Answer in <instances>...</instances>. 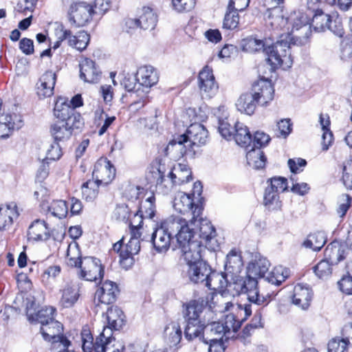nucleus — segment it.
Wrapping results in <instances>:
<instances>
[{"mask_svg":"<svg viewBox=\"0 0 352 352\" xmlns=\"http://www.w3.org/2000/svg\"><path fill=\"white\" fill-rule=\"evenodd\" d=\"M248 164L255 169H261L265 167L266 157L259 148H250L248 149L246 154Z\"/></svg>","mask_w":352,"mask_h":352,"instance_id":"nucleus-42","label":"nucleus"},{"mask_svg":"<svg viewBox=\"0 0 352 352\" xmlns=\"http://www.w3.org/2000/svg\"><path fill=\"white\" fill-rule=\"evenodd\" d=\"M291 38L289 34L281 35L275 43L266 47L263 40L253 36L248 37L242 41L243 51L253 53L263 50L267 55V61L272 69L283 67L284 69L292 67L293 59L289 52Z\"/></svg>","mask_w":352,"mask_h":352,"instance_id":"nucleus-1","label":"nucleus"},{"mask_svg":"<svg viewBox=\"0 0 352 352\" xmlns=\"http://www.w3.org/2000/svg\"><path fill=\"white\" fill-rule=\"evenodd\" d=\"M239 23V16L238 12L233 9H227L226 12L223 28L227 30H234L238 27Z\"/></svg>","mask_w":352,"mask_h":352,"instance_id":"nucleus-55","label":"nucleus"},{"mask_svg":"<svg viewBox=\"0 0 352 352\" xmlns=\"http://www.w3.org/2000/svg\"><path fill=\"white\" fill-rule=\"evenodd\" d=\"M115 176L116 168L107 158H100L94 164L92 177L100 186L108 185Z\"/></svg>","mask_w":352,"mask_h":352,"instance_id":"nucleus-11","label":"nucleus"},{"mask_svg":"<svg viewBox=\"0 0 352 352\" xmlns=\"http://www.w3.org/2000/svg\"><path fill=\"white\" fill-rule=\"evenodd\" d=\"M250 93L258 105L264 107L274 99V89L270 80L261 78L253 83Z\"/></svg>","mask_w":352,"mask_h":352,"instance_id":"nucleus-9","label":"nucleus"},{"mask_svg":"<svg viewBox=\"0 0 352 352\" xmlns=\"http://www.w3.org/2000/svg\"><path fill=\"white\" fill-rule=\"evenodd\" d=\"M100 185L94 180H88L82 185V194L84 199L87 201H93L98 195V187Z\"/></svg>","mask_w":352,"mask_h":352,"instance_id":"nucleus-52","label":"nucleus"},{"mask_svg":"<svg viewBox=\"0 0 352 352\" xmlns=\"http://www.w3.org/2000/svg\"><path fill=\"white\" fill-rule=\"evenodd\" d=\"M114 329L108 324L104 327L103 331L96 338V349L102 352H107L114 348V345H111L114 338L112 337V331Z\"/></svg>","mask_w":352,"mask_h":352,"instance_id":"nucleus-38","label":"nucleus"},{"mask_svg":"<svg viewBox=\"0 0 352 352\" xmlns=\"http://www.w3.org/2000/svg\"><path fill=\"white\" fill-rule=\"evenodd\" d=\"M226 334L227 333L220 322L205 323L204 340H223V338Z\"/></svg>","mask_w":352,"mask_h":352,"instance_id":"nucleus-36","label":"nucleus"},{"mask_svg":"<svg viewBox=\"0 0 352 352\" xmlns=\"http://www.w3.org/2000/svg\"><path fill=\"white\" fill-rule=\"evenodd\" d=\"M270 140V136L261 131H256L254 133V139L252 140L251 146L250 148H255L261 149V147L266 146Z\"/></svg>","mask_w":352,"mask_h":352,"instance_id":"nucleus-62","label":"nucleus"},{"mask_svg":"<svg viewBox=\"0 0 352 352\" xmlns=\"http://www.w3.org/2000/svg\"><path fill=\"white\" fill-rule=\"evenodd\" d=\"M164 337L170 347L177 346L182 339V330L178 323L172 322L164 329Z\"/></svg>","mask_w":352,"mask_h":352,"instance_id":"nucleus-41","label":"nucleus"},{"mask_svg":"<svg viewBox=\"0 0 352 352\" xmlns=\"http://www.w3.org/2000/svg\"><path fill=\"white\" fill-rule=\"evenodd\" d=\"M61 148L58 142L52 143L46 151V157L44 161L48 163V161H56L62 156Z\"/></svg>","mask_w":352,"mask_h":352,"instance_id":"nucleus-60","label":"nucleus"},{"mask_svg":"<svg viewBox=\"0 0 352 352\" xmlns=\"http://www.w3.org/2000/svg\"><path fill=\"white\" fill-rule=\"evenodd\" d=\"M263 16L266 25L273 29H284L288 25V19L285 17L283 11L280 6L267 8Z\"/></svg>","mask_w":352,"mask_h":352,"instance_id":"nucleus-21","label":"nucleus"},{"mask_svg":"<svg viewBox=\"0 0 352 352\" xmlns=\"http://www.w3.org/2000/svg\"><path fill=\"white\" fill-rule=\"evenodd\" d=\"M238 307L241 311L244 312L245 315L241 321L236 319L233 314L226 315L222 321H219L223 324L227 333H229L230 331L236 332L241 327V322L250 316L252 313V304L239 305Z\"/></svg>","mask_w":352,"mask_h":352,"instance_id":"nucleus-20","label":"nucleus"},{"mask_svg":"<svg viewBox=\"0 0 352 352\" xmlns=\"http://www.w3.org/2000/svg\"><path fill=\"white\" fill-rule=\"evenodd\" d=\"M178 234L177 249L179 250L180 259H183L186 264L202 261L201 254L206 247L202 241L195 239L194 228L190 227L188 221L183 230Z\"/></svg>","mask_w":352,"mask_h":352,"instance_id":"nucleus-4","label":"nucleus"},{"mask_svg":"<svg viewBox=\"0 0 352 352\" xmlns=\"http://www.w3.org/2000/svg\"><path fill=\"white\" fill-rule=\"evenodd\" d=\"M157 22V16L153 9L149 7H144L139 18L129 19L126 21V25L129 28H140L145 30H152L155 28Z\"/></svg>","mask_w":352,"mask_h":352,"instance_id":"nucleus-16","label":"nucleus"},{"mask_svg":"<svg viewBox=\"0 0 352 352\" xmlns=\"http://www.w3.org/2000/svg\"><path fill=\"white\" fill-rule=\"evenodd\" d=\"M56 76L52 71H47L42 75L37 84V94L39 98H48L54 94Z\"/></svg>","mask_w":352,"mask_h":352,"instance_id":"nucleus-25","label":"nucleus"},{"mask_svg":"<svg viewBox=\"0 0 352 352\" xmlns=\"http://www.w3.org/2000/svg\"><path fill=\"white\" fill-rule=\"evenodd\" d=\"M157 174L158 175L156 181V189L157 190L163 195L168 194L173 187L176 184V182H173L170 177L165 176L164 173L160 169L157 170Z\"/></svg>","mask_w":352,"mask_h":352,"instance_id":"nucleus-49","label":"nucleus"},{"mask_svg":"<svg viewBox=\"0 0 352 352\" xmlns=\"http://www.w3.org/2000/svg\"><path fill=\"white\" fill-rule=\"evenodd\" d=\"M186 221L179 216H170L164 220L161 226L157 228L148 237L154 248L159 252L166 251L173 236L178 243V233L183 230Z\"/></svg>","mask_w":352,"mask_h":352,"instance_id":"nucleus-3","label":"nucleus"},{"mask_svg":"<svg viewBox=\"0 0 352 352\" xmlns=\"http://www.w3.org/2000/svg\"><path fill=\"white\" fill-rule=\"evenodd\" d=\"M195 5V0H173L172 6L174 10L179 12H187L192 10Z\"/></svg>","mask_w":352,"mask_h":352,"instance_id":"nucleus-63","label":"nucleus"},{"mask_svg":"<svg viewBox=\"0 0 352 352\" xmlns=\"http://www.w3.org/2000/svg\"><path fill=\"white\" fill-rule=\"evenodd\" d=\"M204 329L205 320L201 322H188L184 330V335L188 340L197 338L201 334H203V338L204 339Z\"/></svg>","mask_w":352,"mask_h":352,"instance_id":"nucleus-50","label":"nucleus"},{"mask_svg":"<svg viewBox=\"0 0 352 352\" xmlns=\"http://www.w3.org/2000/svg\"><path fill=\"white\" fill-rule=\"evenodd\" d=\"M192 151L195 146L205 145L208 140V131L204 125L199 123H192L187 129L184 134Z\"/></svg>","mask_w":352,"mask_h":352,"instance_id":"nucleus-18","label":"nucleus"},{"mask_svg":"<svg viewBox=\"0 0 352 352\" xmlns=\"http://www.w3.org/2000/svg\"><path fill=\"white\" fill-rule=\"evenodd\" d=\"M19 127L20 125L14 122L12 116H5L3 118H0V138H8L11 131Z\"/></svg>","mask_w":352,"mask_h":352,"instance_id":"nucleus-53","label":"nucleus"},{"mask_svg":"<svg viewBox=\"0 0 352 352\" xmlns=\"http://www.w3.org/2000/svg\"><path fill=\"white\" fill-rule=\"evenodd\" d=\"M257 104V102L250 92L241 94L236 102L237 110L248 116L254 113Z\"/></svg>","mask_w":352,"mask_h":352,"instance_id":"nucleus-35","label":"nucleus"},{"mask_svg":"<svg viewBox=\"0 0 352 352\" xmlns=\"http://www.w3.org/2000/svg\"><path fill=\"white\" fill-rule=\"evenodd\" d=\"M187 265L189 279L195 283L205 282L208 273L211 272V267L204 260L196 261L195 263H187Z\"/></svg>","mask_w":352,"mask_h":352,"instance_id":"nucleus-24","label":"nucleus"},{"mask_svg":"<svg viewBox=\"0 0 352 352\" xmlns=\"http://www.w3.org/2000/svg\"><path fill=\"white\" fill-rule=\"evenodd\" d=\"M77 248L67 250V263L71 266L80 268V277L87 281L102 280L104 276V268L100 259L94 257L80 258Z\"/></svg>","mask_w":352,"mask_h":352,"instance_id":"nucleus-5","label":"nucleus"},{"mask_svg":"<svg viewBox=\"0 0 352 352\" xmlns=\"http://www.w3.org/2000/svg\"><path fill=\"white\" fill-rule=\"evenodd\" d=\"M94 14V8L89 3L74 2L71 4L68 11L69 21L76 27H82L90 21Z\"/></svg>","mask_w":352,"mask_h":352,"instance_id":"nucleus-8","label":"nucleus"},{"mask_svg":"<svg viewBox=\"0 0 352 352\" xmlns=\"http://www.w3.org/2000/svg\"><path fill=\"white\" fill-rule=\"evenodd\" d=\"M287 19L288 25L286 26V29L289 30L291 25L292 34L287 33L285 35L289 34L291 38H294L290 41V50L292 46L302 45L307 41V34L310 30V26L307 15L300 11H294L291 13Z\"/></svg>","mask_w":352,"mask_h":352,"instance_id":"nucleus-6","label":"nucleus"},{"mask_svg":"<svg viewBox=\"0 0 352 352\" xmlns=\"http://www.w3.org/2000/svg\"><path fill=\"white\" fill-rule=\"evenodd\" d=\"M227 279L223 273L212 271L208 273L205 281V285L210 289H221L227 286Z\"/></svg>","mask_w":352,"mask_h":352,"instance_id":"nucleus-44","label":"nucleus"},{"mask_svg":"<svg viewBox=\"0 0 352 352\" xmlns=\"http://www.w3.org/2000/svg\"><path fill=\"white\" fill-rule=\"evenodd\" d=\"M173 208L181 214L192 215V219L188 222L190 227L195 226L197 219L201 215L204 210L201 201L195 204L190 195L183 192H179L176 195L173 201Z\"/></svg>","mask_w":352,"mask_h":352,"instance_id":"nucleus-7","label":"nucleus"},{"mask_svg":"<svg viewBox=\"0 0 352 352\" xmlns=\"http://www.w3.org/2000/svg\"><path fill=\"white\" fill-rule=\"evenodd\" d=\"M270 263L266 258L259 257L254 262L250 263L248 270V273L254 276L264 278L267 276Z\"/></svg>","mask_w":352,"mask_h":352,"instance_id":"nucleus-40","label":"nucleus"},{"mask_svg":"<svg viewBox=\"0 0 352 352\" xmlns=\"http://www.w3.org/2000/svg\"><path fill=\"white\" fill-rule=\"evenodd\" d=\"M208 298L209 296H207L206 300H204L203 298H199L197 300L190 301L186 305V311L184 313L186 322H203V320H201V314L204 311H208V307L204 306V304H208Z\"/></svg>","mask_w":352,"mask_h":352,"instance_id":"nucleus-23","label":"nucleus"},{"mask_svg":"<svg viewBox=\"0 0 352 352\" xmlns=\"http://www.w3.org/2000/svg\"><path fill=\"white\" fill-rule=\"evenodd\" d=\"M107 320L109 325L114 330H118L124 325V316L123 311L118 307H111L107 311Z\"/></svg>","mask_w":352,"mask_h":352,"instance_id":"nucleus-43","label":"nucleus"},{"mask_svg":"<svg viewBox=\"0 0 352 352\" xmlns=\"http://www.w3.org/2000/svg\"><path fill=\"white\" fill-rule=\"evenodd\" d=\"M324 255L331 264H337L345 258V248L338 243L333 242L325 249Z\"/></svg>","mask_w":352,"mask_h":352,"instance_id":"nucleus-39","label":"nucleus"},{"mask_svg":"<svg viewBox=\"0 0 352 352\" xmlns=\"http://www.w3.org/2000/svg\"><path fill=\"white\" fill-rule=\"evenodd\" d=\"M263 203L269 210H278L281 208L279 193L273 190L272 188L267 187L265 188Z\"/></svg>","mask_w":352,"mask_h":352,"instance_id":"nucleus-48","label":"nucleus"},{"mask_svg":"<svg viewBox=\"0 0 352 352\" xmlns=\"http://www.w3.org/2000/svg\"><path fill=\"white\" fill-rule=\"evenodd\" d=\"M256 278L257 276H254L248 273L243 282L242 290L247 294L248 299L251 303L265 306L270 302L271 295L267 294L264 296L259 294Z\"/></svg>","mask_w":352,"mask_h":352,"instance_id":"nucleus-14","label":"nucleus"},{"mask_svg":"<svg viewBox=\"0 0 352 352\" xmlns=\"http://www.w3.org/2000/svg\"><path fill=\"white\" fill-rule=\"evenodd\" d=\"M155 196L151 195L142 203L140 209L138 211L140 214H142L145 218L152 219L154 217L155 212Z\"/></svg>","mask_w":352,"mask_h":352,"instance_id":"nucleus-57","label":"nucleus"},{"mask_svg":"<svg viewBox=\"0 0 352 352\" xmlns=\"http://www.w3.org/2000/svg\"><path fill=\"white\" fill-rule=\"evenodd\" d=\"M80 78L85 82L97 83L101 76L100 71L96 67V63L92 60L85 58L79 64Z\"/></svg>","mask_w":352,"mask_h":352,"instance_id":"nucleus-22","label":"nucleus"},{"mask_svg":"<svg viewBox=\"0 0 352 352\" xmlns=\"http://www.w3.org/2000/svg\"><path fill=\"white\" fill-rule=\"evenodd\" d=\"M268 188H272L273 190L280 193L283 192L287 189V179L282 177H274L267 181Z\"/></svg>","mask_w":352,"mask_h":352,"instance_id":"nucleus-59","label":"nucleus"},{"mask_svg":"<svg viewBox=\"0 0 352 352\" xmlns=\"http://www.w3.org/2000/svg\"><path fill=\"white\" fill-rule=\"evenodd\" d=\"M54 111L58 120L51 125L50 133L56 142L69 140L74 130L80 129L83 125L81 116L74 110L69 109L68 105L61 110L56 107Z\"/></svg>","mask_w":352,"mask_h":352,"instance_id":"nucleus-2","label":"nucleus"},{"mask_svg":"<svg viewBox=\"0 0 352 352\" xmlns=\"http://www.w3.org/2000/svg\"><path fill=\"white\" fill-rule=\"evenodd\" d=\"M195 151H192L184 135H178L169 142L166 147L164 148V154L170 157L178 160L184 156L189 155H194Z\"/></svg>","mask_w":352,"mask_h":352,"instance_id":"nucleus-15","label":"nucleus"},{"mask_svg":"<svg viewBox=\"0 0 352 352\" xmlns=\"http://www.w3.org/2000/svg\"><path fill=\"white\" fill-rule=\"evenodd\" d=\"M289 276V270L288 269L282 266H278L267 274L265 280L272 285H280Z\"/></svg>","mask_w":352,"mask_h":352,"instance_id":"nucleus-47","label":"nucleus"},{"mask_svg":"<svg viewBox=\"0 0 352 352\" xmlns=\"http://www.w3.org/2000/svg\"><path fill=\"white\" fill-rule=\"evenodd\" d=\"M56 309L53 307H45L40 309L35 316L30 315L29 320L36 321L41 324L59 325V322L54 319Z\"/></svg>","mask_w":352,"mask_h":352,"instance_id":"nucleus-31","label":"nucleus"},{"mask_svg":"<svg viewBox=\"0 0 352 352\" xmlns=\"http://www.w3.org/2000/svg\"><path fill=\"white\" fill-rule=\"evenodd\" d=\"M225 270L227 274L236 275L239 274L243 267L241 256L236 250H232L227 254L225 263Z\"/></svg>","mask_w":352,"mask_h":352,"instance_id":"nucleus-32","label":"nucleus"},{"mask_svg":"<svg viewBox=\"0 0 352 352\" xmlns=\"http://www.w3.org/2000/svg\"><path fill=\"white\" fill-rule=\"evenodd\" d=\"M237 144L248 149L251 146L252 135L244 124L236 122L234 124V132L233 137Z\"/></svg>","mask_w":352,"mask_h":352,"instance_id":"nucleus-34","label":"nucleus"},{"mask_svg":"<svg viewBox=\"0 0 352 352\" xmlns=\"http://www.w3.org/2000/svg\"><path fill=\"white\" fill-rule=\"evenodd\" d=\"M46 208L48 214L59 219L66 217L68 213L67 204L62 199L53 200Z\"/></svg>","mask_w":352,"mask_h":352,"instance_id":"nucleus-45","label":"nucleus"},{"mask_svg":"<svg viewBox=\"0 0 352 352\" xmlns=\"http://www.w3.org/2000/svg\"><path fill=\"white\" fill-rule=\"evenodd\" d=\"M197 221L199 222V228L197 231L194 230L195 239L199 237L205 247L214 251L219 247L215 228L210 221L203 219L201 216L197 219Z\"/></svg>","mask_w":352,"mask_h":352,"instance_id":"nucleus-10","label":"nucleus"},{"mask_svg":"<svg viewBox=\"0 0 352 352\" xmlns=\"http://www.w3.org/2000/svg\"><path fill=\"white\" fill-rule=\"evenodd\" d=\"M331 265L328 260H322L314 267V272L318 278L326 279L332 273Z\"/></svg>","mask_w":352,"mask_h":352,"instance_id":"nucleus-56","label":"nucleus"},{"mask_svg":"<svg viewBox=\"0 0 352 352\" xmlns=\"http://www.w3.org/2000/svg\"><path fill=\"white\" fill-rule=\"evenodd\" d=\"M342 182L347 189L352 190V160L343 166Z\"/></svg>","mask_w":352,"mask_h":352,"instance_id":"nucleus-64","label":"nucleus"},{"mask_svg":"<svg viewBox=\"0 0 352 352\" xmlns=\"http://www.w3.org/2000/svg\"><path fill=\"white\" fill-rule=\"evenodd\" d=\"M211 302L208 304V311L211 312H223L227 311L233 307L234 305L231 302H223L222 305H215L216 302H222V296H211Z\"/></svg>","mask_w":352,"mask_h":352,"instance_id":"nucleus-54","label":"nucleus"},{"mask_svg":"<svg viewBox=\"0 0 352 352\" xmlns=\"http://www.w3.org/2000/svg\"><path fill=\"white\" fill-rule=\"evenodd\" d=\"M63 331V326L60 322L59 325L44 324L41 327V333L43 338L47 341H52L54 347H67L70 345V341L63 335H60Z\"/></svg>","mask_w":352,"mask_h":352,"instance_id":"nucleus-19","label":"nucleus"},{"mask_svg":"<svg viewBox=\"0 0 352 352\" xmlns=\"http://www.w3.org/2000/svg\"><path fill=\"white\" fill-rule=\"evenodd\" d=\"M19 215L16 204L14 202L0 206V230L10 227Z\"/></svg>","mask_w":352,"mask_h":352,"instance_id":"nucleus-29","label":"nucleus"},{"mask_svg":"<svg viewBox=\"0 0 352 352\" xmlns=\"http://www.w3.org/2000/svg\"><path fill=\"white\" fill-rule=\"evenodd\" d=\"M135 79L140 85L145 87H151L157 83L159 75L153 67L144 65L138 69Z\"/></svg>","mask_w":352,"mask_h":352,"instance_id":"nucleus-26","label":"nucleus"},{"mask_svg":"<svg viewBox=\"0 0 352 352\" xmlns=\"http://www.w3.org/2000/svg\"><path fill=\"white\" fill-rule=\"evenodd\" d=\"M312 298L311 289L307 285L297 284L294 288L292 303L302 309H307Z\"/></svg>","mask_w":352,"mask_h":352,"instance_id":"nucleus-27","label":"nucleus"},{"mask_svg":"<svg viewBox=\"0 0 352 352\" xmlns=\"http://www.w3.org/2000/svg\"><path fill=\"white\" fill-rule=\"evenodd\" d=\"M142 232L133 230L131 238L124 246V250L121 252L120 263L125 270L131 267L135 262L133 256L138 254L140 250V241Z\"/></svg>","mask_w":352,"mask_h":352,"instance_id":"nucleus-13","label":"nucleus"},{"mask_svg":"<svg viewBox=\"0 0 352 352\" xmlns=\"http://www.w3.org/2000/svg\"><path fill=\"white\" fill-rule=\"evenodd\" d=\"M192 173L186 164H177L168 173V177L173 179L176 184L181 185L185 182H188L192 179Z\"/></svg>","mask_w":352,"mask_h":352,"instance_id":"nucleus-33","label":"nucleus"},{"mask_svg":"<svg viewBox=\"0 0 352 352\" xmlns=\"http://www.w3.org/2000/svg\"><path fill=\"white\" fill-rule=\"evenodd\" d=\"M324 9H316L314 10L315 14L312 19L311 25L316 32L324 31L331 19L329 14H325Z\"/></svg>","mask_w":352,"mask_h":352,"instance_id":"nucleus-46","label":"nucleus"},{"mask_svg":"<svg viewBox=\"0 0 352 352\" xmlns=\"http://www.w3.org/2000/svg\"><path fill=\"white\" fill-rule=\"evenodd\" d=\"M129 215L130 210L126 204L117 205L113 212V218L119 221L126 222Z\"/></svg>","mask_w":352,"mask_h":352,"instance_id":"nucleus-61","label":"nucleus"},{"mask_svg":"<svg viewBox=\"0 0 352 352\" xmlns=\"http://www.w3.org/2000/svg\"><path fill=\"white\" fill-rule=\"evenodd\" d=\"M198 87L203 98H211L219 89L212 70L208 66L204 67L199 73Z\"/></svg>","mask_w":352,"mask_h":352,"instance_id":"nucleus-12","label":"nucleus"},{"mask_svg":"<svg viewBox=\"0 0 352 352\" xmlns=\"http://www.w3.org/2000/svg\"><path fill=\"white\" fill-rule=\"evenodd\" d=\"M327 241V237L324 232L318 231L311 233L307 236L302 243L305 248L318 252L322 249Z\"/></svg>","mask_w":352,"mask_h":352,"instance_id":"nucleus-37","label":"nucleus"},{"mask_svg":"<svg viewBox=\"0 0 352 352\" xmlns=\"http://www.w3.org/2000/svg\"><path fill=\"white\" fill-rule=\"evenodd\" d=\"M118 292L116 283L109 280L104 282L95 293L94 302L96 307H100L101 304L109 305L113 303Z\"/></svg>","mask_w":352,"mask_h":352,"instance_id":"nucleus-17","label":"nucleus"},{"mask_svg":"<svg viewBox=\"0 0 352 352\" xmlns=\"http://www.w3.org/2000/svg\"><path fill=\"white\" fill-rule=\"evenodd\" d=\"M349 343L348 338H333L328 343V352H347Z\"/></svg>","mask_w":352,"mask_h":352,"instance_id":"nucleus-58","label":"nucleus"},{"mask_svg":"<svg viewBox=\"0 0 352 352\" xmlns=\"http://www.w3.org/2000/svg\"><path fill=\"white\" fill-rule=\"evenodd\" d=\"M89 34L85 31H80L77 35H72L68 41V45L79 51L85 50L89 42Z\"/></svg>","mask_w":352,"mask_h":352,"instance_id":"nucleus-51","label":"nucleus"},{"mask_svg":"<svg viewBox=\"0 0 352 352\" xmlns=\"http://www.w3.org/2000/svg\"><path fill=\"white\" fill-rule=\"evenodd\" d=\"M29 239L34 241H46L50 237V228L43 220H35L28 229Z\"/></svg>","mask_w":352,"mask_h":352,"instance_id":"nucleus-30","label":"nucleus"},{"mask_svg":"<svg viewBox=\"0 0 352 352\" xmlns=\"http://www.w3.org/2000/svg\"><path fill=\"white\" fill-rule=\"evenodd\" d=\"M61 294L59 305L63 308L72 307L78 301L80 294L78 286L75 284L68 283L60 290Z\"/></svg>","mask_w":352,"mask_h":352,"instance_id":"nucleus-28","label":"nucleus"}]
</instances>
